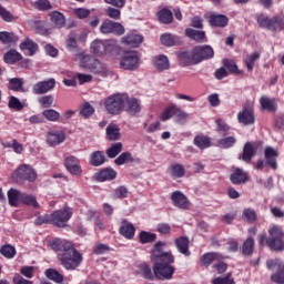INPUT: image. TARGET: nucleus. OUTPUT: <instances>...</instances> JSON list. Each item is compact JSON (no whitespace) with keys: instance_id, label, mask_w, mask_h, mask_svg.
<instances>
[{"instance_id":"obj_1","label":"nucleus","mask_w":284,"mask_h":284,"mask_svg":"<svg viewBox=\"0 0 284 284\" xmlns=\"http://www.w3.org/2000/svg\"><path fill=\"white\" fill-rule=\"evenodd\" d=\"M166 243L159 241L153 245L151 262L153 263V274L160 281H170L174 276V255L172 252H165Z\"/></svg>"},{"instance_id":"obj_2","label":"nucleus","mask_w":284,"mask_h":284,"mask_svg":"<svg viewBox=\"0 0 284 284\" xmlns=\"http://www.w3.org/2000/svg\"><path fill=\"white\" fill-rule=\"evenodd\" d=\"M53 250H61L62 253L58 254V261L64 270H77L83 263V255L74 248L71 242L54 240L52 243Z\"/></svg>"},{"instance_id":"obj_3","label":"nucleus","mask_w":284,"mask_h":284,"mask_svg":"<svg viewBox=\"0 0 284 284\" xmlns=\"http://www.w3.org/2000/svg\"><path fill=\"white\" fill-rule=\"evenodd\" d=\"M125 101H128V94L115 93L109 95L104 100V108L108 114H112V116L121 114L125 108Z\"/></svg>"},{"instance_id":"obj_4","label":"nucleus","mask_w":284,"mask_h":284,"mask_svg":"<svg viewBox=\"0 0 284 284\" xmlns=\"http://www.w3.org/2000/svg\"><path fill=\"white\" fill-rule=\"evenodd\" d=\"M284 233L281 226H272L268 230V237L266 240V245L273 252H284Z\"/></svg>"},{"instance_id":"obj_5","label":"nucleus","mask_w":284,"mask_h":284,"mask_svg":"<svg viewBox=\"0 0 284 284\" xmlns=\"http://www.w3.org/2000/svg\"><path fill=\"white\" fill-rule=\"evenodd\" d=\"M175 116V122L180 125H185V121H187V112L183 111L181 108L176 105H171L161 113V121H168Z\"/></svg>"},{"instance_id":"obj_6","label":"nucleus","mask_w":284,"mask_h":284,"mask_svg":"<svg viewBox=\"0 0 284 284\" xmlns=\"http://www.w3.org/2000/svg\"><path fill=\"white\" fill-rule=\"evenodd\" d=\"M209 59H214V49L211 45L204 44L193 48L194 65H199L202 61H209Z\"/></svg>"},{"instance_id":"obj_7","label":"nucleus","mask_w":284,"mask_h":284,"mask_svg":"<svg viewBox=\"0 0 284 284\" xmlns=\"http://www.w3.org/2000/svg\"><path fill=\"white\" fill-rule=\"evenodd\" d=\"M51 224L55 225V227H65V223L72 219V209L63 207L61 210L54 211L50 214Z\"/></svg>"},{"instance_id":"obj_8","label":"nucleus","mask_w":284,"mask_h":284,"mask_svg":"<svg viewBox=\"0 0 284 284\" xmlns=\"http://www.w3.org/2000/svg\"><path fill=\"white\" fill-rule=\"evenodd\" d=\"M139 65H141V58L135 51H128L122 55L120 68L123 70L133 71L139 69Z\"/></svg>"},{"instance_id":"obj_9","label":"nucleus","mask_w":284,"mask_h":284,"mask_svg":"<svg viewBox=\"0 0 284 284\" xmlns=\"http://www.w3.org/2000/svg\"><path fill=\"white\" fill-rule=\"evenodd\" d=\"M266 265H267L268 270H274V267L276 270L275 273L272 274L271 281L276 284H284V262H283V260H278V258L268 260L266 262Z\"/></svg>"},{"instance_id":"obj_10","label":"nucleus","mask_w":284,"mask_h":284,"mask_svg":"<svg viewBox=\"0 0 284 284\" xmlns=\"http://www.w3.org/2000/svg\"><path fill=\"white\" fill-rule=\"evenodd\" d=\"M17 181H29V183H34L37 179V171L30 164L20 165L13 173Z\"/></svg>"},{"instance_id":"obj_11","label":"nucleus","mask_w":284,"mask_h":284,"mask_svg":"<svg viewBox=\"0 0 284 284\" xmlns=\"http://www.w3.org/2000/svg\"><path fill=\"white\" fill-rule=\"evenodd\" d=\"M100 32L102 34H116L118 37H121L125 34V28L119 22L105 19L100 26Z\"/></svg>"},{"instance_id":"obj_12","label":"nucleus","mask_w":284,"mask_h":284,"mask_svg":"<svg viewBox=\"0 0 284 284\" xmlns=\"http://www.w3.org/2000/svg\"><path fill=\"white\" fill-rule=\"evenodd\" d=\"M81 65L82 68H85V70L93 72V74H103V72H105V67L101 63V61L90 55L82 58Z\"/></svg>"},{"instance_id":"obj_13","label":"nucleus","mask_w":284,"mask_h":284,"mask_svg":"<svg viewBox=\"0 0 284 284\" xmlns=\"http://www.w3.org/2000/svg\"><path fill=\"white\" fill-rule=\"evenodd\" d=\"M57 87V80L54 78H50L48 80L39 81L32 87L33 94H48V92H52V89Z\"/></svg>"},{"instance_id":"obj_14","label":"nucleus","mask_w":284,"mask_h":284,"mask_svg":"<svg viewBox=\"0 0 284 284\" xmlns=\"http://www.w3.org/2000/svg\"><path fill=\"white\" fill-rule=\"evenodd\" d=\"M171 200L174 207H179V210H190V200H187V196H185L183 192L174 191L171 195Z\"/></svg>"},{"instance_id":"obj_15","label":"nucleus","mask_w":284,"mask_h":284,"mask_svg":"<svg viewBox=\"0 0 284 284\" xmlns=\"http://www.w3.org/2000/svg\"><path fill=\"white\" fill-rule=\"evenodd\" d=\"M124 111L130 116H138L141 113V104L136 98H130L126 95V100L124 102Z\"/></svg>"},{"instance_id":"obj_16","label":"nucleus","mask_w":284,"mask_h":284,"mask_svg":"<svg viewBox=\"0 0 284 284\" xmlns=\"http://www.w3.org/2000/svg\"><path fill=\"white\" fill-rule=\"evenodd\" d=\"M64 165H65L68 172H70V174H73V176H79L81 174V172H83L81 170V163L74 155L67 158Z\"/></svg>"},{"instance_id":"obj_17","label":"nucleus","mask_w":284,"mask_h":284,"mask_svg":"<svg viewBox=\"0 0 284 284\" xmlns=\"http://www.w3.org/2000/svg\"><path fill=\"white\" fill-rule=\"evenodd\" d=\"M65 141V132L63 131H50L47 135V142L51 148H57Z\"/></svg>"},{"instance_id":"obj_18","label":"nucleus","mask_w":284,"mask_h":284,"mask_svg":"<svg viewBox=\"0 0 284 284\" xmlns=\"http://www.w3.org/2000/svg\"><path fill=\"white\" fill-rule=\"evenodd\" d=\"M153 65L159 72H165L170 70V59L165 54L156 55L153 58Z\"/></svg>"},{"instance_id":"obj_19","label":"nucleus","mask_w":284,"mask_h":284,"mask_svg":"<svg viewBox=\"0 0 284 284\" xmlns=\"http://www.w3.org/2000/svg\"><path fill=\"white\" fill-rule=\"evenodd\" d=\"M160 41L162 45H166L168 48H172L173 45H181V43H183V40L180 37L172 33H163L160 37Z\"/></svg>"},{"instance_id":"obj_20","label":"nucleus","mask_w":284,"mask_h":284,"mask_svg":"<svg viewBox=\"0 0 284 284\" xmlns=\"http://www.w3.org/2000/svg\"><path fill=\"white\" fill-rule=\"evenodd\" d=\"M175 54L182 68H187V65H194V51H191V53L187 51H179Z\"/></svg>"},{"instance_id":"obj_21","label":"nucleus","mask_w":284,"mask_h":284,"mask_svg":"<svg viewBox=\"0 0 284 284\" xmlns=\"http://www.w3.org/2000/svg\"><path fill=\"white\" fill-rule=\"evenodd\" d=\"M122 43H124V45H130L131 48H139V45L143 43V36L130 33L122 38Z\"/></svg>"},{"instance_id":"obj_22","label":"nucleus","mask_w":284,"mask_h":284,"mask_svg":"<svg viewBox=\"0 0 284 284\" xmlns=\"http://www.w3.org/2000/svg\"><path fill=\"white\" fill-rule=\"evenodd\" d=\"M230 181L234 185H243L247 183V173L243 169H235L234 173L230 175Z\"/></svg>"},{"instance_id":"obj_23","label":"nucleus","mask_w":284,"mask_h":284,"mask_svg":"<svg viewBox=\"0 0 284 284\" xmlns=\"http://www.w3.org/2000/svg\"><path fill=\"white\" fill-rule=\"evenodd\" d=\"M277 156H278V152L274 148L267 146L265 149L266 164L268 165V168H272V170H276L277 168V164H276Z\"/></svg>"},{"instance_id":"obj_24","label":"nucleus","mask_w":284,"mask_h":284,"mask_svg":"<svg viewBox=\"0 0 284 284\" xmlns=\"http://www.w3.org/2000/svg\"><path fill=\"white\" fill-rule=\"evenodd\" d=\"M136 232V229H134V225L128 220H123L122 224L120 226V234L124 236V239H134V233Z\"/></svg>"},{"instance_id":"obj_25","label":"nucleus","mask_w":284,"mask_h":284,"mask_svg":"<svg viewBox=\"0 0 284 284\" xmlns=\"http://www.w3.org/2000/svg\"><path fill=\"white\" fill-rule=\"evenodd\" d=\"M175 246L180 254L184 256H190V240L187 237H178L175 240Z\"/></svg>"},{"instance_id":"obj_26","label":"nucleus","mask_w":284,"mask_h":284,"mask_svg":"<svg viewBox=\"0 0 284 284\" xmlns=\"http://www.w3.org/2000/svg\"><path fill=\"white\" fill-rule=\"evenodd\" d=\"M9 205L11 207H17L19 203H21V199L23 196V193L17 189H10L7 193Z\"/></svg>"},{"instance_id":"obj_27","label":"nucleus","mask_w":284,"mask_h":284,"mask_svg":"<svg viewBox=\"0 0 284 284\" xmlns=\"http://www.w3.org/2000/svg\"><path fill=\"white\" fill-rule=\"evenodd\" d=\"M227 17L223 14H211L209 17L210 26L213 28H225V26H227Z\"/></svg>"},{"instance_id":"obj_28","label":"nucleus","mask_w":284,"mask_h":284,"mask_svg":"<svg viewBox=\"0 0 284 284\" xmlns=\"http://www.w3.org/2000/svg\"><path fill=\"white\" fill-rule=\"evenodd\" d=\"M105 132L109 141H119V139H121V128L114 123H110Z\"/></svg>"},{"instance_id":"obj_29","label":"nucleus","mask_w":284,"mask_h":284,"mask_svg":"<svg viewBox=\"0 0 284 284\" xmlns=\"http://www.w3.org/2000/svg\"><path fill=\"white\" fill-rule=\"evenodd\" d=\"M135 272L139 274V276H142V278H145L146 281H152V278H154L152 267H150L148 263L139 264Z\"/></svg>"},{"instance_id":"obj_30","label":"nucleus","mask_w":284,"mask_h":284,"mask_svg":"<svg viewBox=\"0 0 284 284\" xmlns=\"http://www.w3.org/2000/svg\"><path fill=\"white\" fill-rule=\"evenodd\" d=\"M221 261H223V257L219 253H214V252L205 253L201 257V263L202 265H205V267H210L212 263L221 262Z\"/></svg>"},{"instance_id":"obj_31","label":"nucleus","mask_w":284,"mask_h":284,"mask_svg":"<svg viewBox=\"0 0 284 284\" xmlns=\"http://www.w3.org/2000/svg\"><path fill=\"white\" fill-rule=\"evenodd\" d=\"M50 20L58 30H61L65 26V16L59 11L51 12Z\"/></svg>"},{"instance_id":"obj_32","label":"nucleus","mask_w":284,"mask_h":284,"mask_svg":"<svg viewBox=\"0 0 284 284\" xmlns=\"http://www.w3.org/2000/svg\"><path fill=\"white\" fill-rule=\"evenodd\" d=\"M98 181H114L116 179V171L114 169L106 168L97 173Z\"/></svg>"},{"instance_id":"obj_33","label":"nucleus","mask_w":284,"mask_h":284,"mask_svg":"<svg viewBox=\"0 0 284 284\" xmlns=\"http://www.w3.org/2000/svg\"><path fill=\"white\" fill-rule=\"evenodd\" d=\"M90 50L95 57H103L105 54V41L94 40L91 42Z\"/></svg>"},{"instance_id":"obj_34","label":"nucleus","mask_w":284,"mask_h":284,"mask_svg":"<svg viewBox=\"0 0 284 284\" xmlns=\"http://www.w3.org/2000/svg\"><path fill=\"white\" fill-rule=\"evenodd\" d=\"M20 50H27L29 57H32L39 50V44L31 39H27L20 44Z\"/></svg>"},{"instance_id":"obj_35","label":"nucleus","mask_w":284,"mask_h":284,"mask_svg":"<svg viewBox=\"0 0 284 284\" xmlns=\"http://www.w3.org/2000/svg\"><path fill=\"white\" fill-rule=\"evenodd\" d=\"M90 163L93 165V168H99L105 163V155L102 151H95L90 155Z\"/></svg>"},{"instance_id":"obj_36","label":"nucleus","mask_w":284,"mask_h":284,"mask_svg":"<svg viewBox=\"0 0 284 284\" xmlns=\"http://www.w3.org/2000/svg\"><path fill=\"white\" fill-rule=\"evenodd\" d=\"M260 103L263 110H266L267 112H276V100L262 97Z\"/></svg>"},{"instance_id":"obj_37","label":"nucleus","mask_w":284,"mask_h":284,"mask_svg":"<svg viewBox=\"0 0 284 284\" xmlns=\"http://www.w3.org/2000/svg\"><path fill=\"white\" fill-rule=\"evenodd\" d=\"M185 36L197 43H202V41L205 39V31H197L189 28L185 30Z\"/></svg>"},{"instance_id":"obj_38","label":"nucleus","mask_w":284,"mask_h":284,"mask_svg":"<svg viewBox=\"0 0 284 284\" xmlns=\"http://www.w3.org/2000/svg\"><path fill=\"white\" fill-rule=\"evenodd\" d=\"M158 19L161 23H172L174 14L169 9H162L158 12Z\"/></svg>"},{"instance_id":"obj_39","label":"nucleus","mask_w":284,"mask_h":284,"mask_svg":"<svg viewBox=\"0 0 284 284\" xmlns=\"http://www.w3.org/2000/svg\"><path fill=\"white\" fill-rule=\"evenodd\" d=\"M194 145H196V148H200V150H206V148H210L212 143L210 138L205 135H196L194 138Z\"/></svg>"},{"instance_id":"obj_40","label":"nucleus","mask_w":284,"mask_h":284,"mask_svg":"<svg viewBox=\"0 0 284 284\" xmlns=\"http://www.w3.org/2000/svg\"><path fill=\"white\" fill-rule=\"evenodd\" d=\"M21 59H23V57L17 50H10L4 54V61L11 65L17 63V61H21Z\"/></svg>"},{"instance_id":"obj_41","label":"nucleus","mask_w":284,"mask_h":284,"mask_svg":"<svg viewBox=\"0 0 284 284\" xmlns=\"http://www.w3.org/2000/svg\"><path fill=\"white\" fill-rule=\"evenodd\" d=\"M122 150L123 143L116 142L106 150V156H109V159H115V156H119V154H121Z\"/></svg>"},{"instance_id":"obj_42","label":"nucleus","mask_w":284,"mask_h":284,"mask_svg":"<svg viewBox=\"0 0 284 284\" xmlns=\"http://www.w3.org/2000/svg\"><path fill=\"white\" fill-rule=\"evenodd\" d=\"M42 116L47 119V121H51L52 123H57L61 119V113L54 109H47L42 112Z\"/></svg>"},{"instance_id":"obj_43","label":"nucleus","mask_w":284,"mask_h":284,"mask_svg":"<svg viewBox=\"0 0 284 284\" xmlns=\"http://www.w3.org/2000/svg\"><path fill=\"white\" fill-rule=\"evenodd\" d=\"M0 41L4 45L8 43H17V41H19V37L14 36L13 32L1 31Z\"/></svg>"},{"instance_id":"obj_44","label":"nucleus","mask_w":284,"mask_h":284,"mask_svg":"<svg viewBox=\"0 0 284 284\" xmlns=\"http://www.w3.org/2000/svg\"><path fill=\"white\" fill-rule=\"evenodd\" d=\"M237 121L242 125H250V106L246 105L237 113Z\"/></svg>"},{"instance_id":"obj_45","label":"nucleus","mask_w":284,"mask_h":284,"mask_svg":"<svg viewBox=\"0 0 284 284\" xmlns=\"http://www.w3.org/2000/svg\"><path fill=\"white\" fill-rule=\"evenodd\" d=\"M0 254H2L4 258H14V256H17V248L10 244H6L1 246Z\"/></svg>"},{"instance_id":"obj_46","label":"nucleus","mask_w":284,"mask_h":284,"mask_svg":"<svg viewBox=\"0 0 284 284\" xmlns=\"http://www.w3.org/2000/svg\"><path fill=\"white\" fill-rule=\"evenodd\" d=\"M116 165H125V163H134V158H132V153L123 152L114 160Z\"/></svg>"},{"instance_id":"obj_47","label":"nucleus","mask_w":284,"mask_h":284,"mask_svg":"<svg viewBox=\"0 0 284 284\" xmlns=\"http://www.w3.org/2000/svg\"><path fill=\"white\" fill-rule=\"evenodd\" d=\"M45 276L50 281H54V283H63V275L59 273V271L54 268H49L45 271Z\"/></svg>"},{"instance_id":"obj_48","label":"nucleus","mask_w":284,"mask_h":284,"mask_svg":"<svg viewBox=\"0 0 284 284\" xmlns=\"http://www.w3.org/2000/svg\"><path fill=\"white\" fill-rule=\"evenodd\" d=\"M236 143V138L234 136H227L224 139H221L217 141V148H222L223 150H227L230 148H233V145Z\"/></svg>"},{"instance_id":"obj_49","label":"nucleus","mask_w":284,"mask_h":284,"mask_svg":"<svg viewBox=\"0 0 284 284\" xmlns=\"http://www.w3.org/2000/svg\"><path fill=\"white\" fill-rule=\"evenodd\" d=\"M171 176L173 179H183L185 176V168L182 164H173L171 166Z\"/></svg>"},{"instance_id":"obj_50","label":"nucleus","mask_w":284,"mask_h":284,"mask_svg":"<svg viewBox=\"0 0 284 284\" xmlns=\"http://www.w3.org/2000/svg\"><path fill=\"white\" fill-rule=\"evenodd\" d=\"M20 203H23L24 205H31V207H39V202H37V197L28 193H22Z\"/></svg>"},{"instance_id":"obj_51","label":"nucleus","mask_w":284,"mask_h":284,"mask_svg":"<svg viewBox=\"0 0 284 284\" xmlns=\"http://www.w3.org/2000/svg\"><path fill=\"white\" fill-rule=\"evenodd\" d=\"M80 114H81V116H83V119H90V116H92V114H94V106H92V104H90V102L83 103L80 109Z\"/></svg>"},{"instance_id":"obj_52","label":"nucleus","mask_w":284,"mask_h":284,"mask_svg":"<svg viewBox=\"0 0 284 284\" xmlns=\"http://www.w3.org/2000/svg\"><path fill=\"white\" fill-rule=\"evenodd\" d=\"M156 241V234L150 233L142 231L140 233V243L145 244V243H154Z\"/></svg>"},{"instance_id":"obj_53","label":"nucleus","mask_w":284,"mask_h":284,"mask_svg":"<svg viewBox=\"0 0 284 284\" xmlns=\"http://www.w3.org/2000/svg\"><path fill=\"white\" fill-rule=\"evenodd\" d=\"M8 106L10 108V110H17L18 112H20V110H23V103H21V101L17 97H11L9 99Z\"/></svg>"},{"instance_id":"obj_54","label":"nucleus","mask_w":284,"mask_h":284,"mask_svg":"<svg viewBox=\"0 0 284 284\" xmlns=\"http://www.w3.org/2000/svg\"><path fill=\"white\" fill-rule=\"evenodd\" d=\"M263 148V141H255L250 144V156L251 159L258 154Z\"/></svg>"},{"instance_id":"obj_55","label":"nucleus","mask_w":284,"mask_h":284,"mask_svg":"<svg viewBox=\"0 0 284 284\" xmlns=\"http://www.w3.org/2000/svg\"><path fill=\"white\" fill-rule=\"evenodd\" d=\"M73 14L78 19H88L91 14V11L90 9H85V8H75L73 9Z\"/></svg>"},{"instance_id":"obj_56","label":"nucleus","mask_w":284,"mask_h":284,"mask_svg":"<svg viewBox=\"0 0 284 284\" xmlns=\"http://www.w3.org/2000/svg\"><path fill=\"white\" fill-rule=\"evenodd\" d=\"M10 83V90H13V92H19V90L23 89V81L19 78H13L9 80Z\"/></svg>"},{"instance_id":"obj_57","label":"nucleus","mask_w":284,"mask_h":284,"mask_svg":"<svg viewBox=\"0 0 284 284\" xmlns=\"http://www.w3.org/2000/svg\"><path fill=\"white\" fill-rule=\"evenodd\" d=\"M283 28H284L283 18L271 19V26H268V30H283Z\"/></svg>"},{"instance_id":"obj_58","label":"nucleus","mask_w":284,"mask_h":284,"mask_svg":"<svg viewBox=\"0 0 284 284\" xmlns=\"http://www.w3.org/2000/svg\"><path fill=\"white\" fill-rule=\"evenodd\" d=\"M39 103L42 108H52V103H54V98L52 95H43L39 98Z\"/></svg>"},{"instance_id":"obj_59","label":"nucleus","mask_w":284,"mask_h":284,"mask_svg":"<svg viewBox=\"0 0 284 284\" xmlns=\"http://www.w3.org/2000/svg\"><path fill=\"white\" fill-rule=\"evenodd\" d=\"M105 14L106 17H109L110 19H114L115 21H119V19H121V10L112 7L105 10Z\"/></svg>"},{"instance_id":"obj_60","label":"nucleus","mask_w":284,"mask_h":284,"mask_svg":"<svg viewBox=\"0 0 284 284\" xmlns=\"http://www.w3.org/2000/svg\"><path fill=\"white\" fill-rule=\"evenodd\" d=\"M67 48L70 52H74V50L78 48L77 37L73 33L69 34L67 39Z\"/></svg>"},{"instance_id":"obj_61","label":"nucleus","mask_w":284,"mask_h":284,"mask_svg":"<svg viewBox=\"0 0 284 284\" xmlns=\"http://www.w3.org/2000/svg\"><path fill=\"white\" fill-rule=\"evenodd\" d=\"M232 277V273H227L225 277H217L212 281L213 284H235L234 278Z\"/></svg>"},{"instance_id":"obj_62","label":"nucleus","mask_w":284,"mask_h":284,"mask_svg":"<svg viewBox=\"0 0 284 284\" xmlns=\"http://www.w3.org/2000/svg\"><path fill=\"white\" fill-rule=\"evenodd\" d=\"M105 52H119V44L115 40H106L104 41Z\"/></svg>"},{"instance_id":"obj_63","label":"nucleus","mask_w":284,"mask_h":284,"mask_svg":"<svg viewBox=\"0 0 284 284\" xmlns=\"http://www.w3.org/2000/svg\"><path fill=\"white\" fill-rule=\"evenodd\" d=\"M128 196V187L125 186H118L114 190L113 199H125Z\"/></svg>"},{"instance_id":"obj_64","label":"nucleus","mask_w":284,"mask_h":284,"mask_svg":"<svg viewBox=\"0 0 284 284\" xmlns=\"http://www.w3.org/2000/svg\"><path fill=\"white\" fill-rule=\"evenodd\" d=\"M36 8L42 11L52 10V4H50L49 0H38L36 1Z\"/></svg>"}]
</instances>
